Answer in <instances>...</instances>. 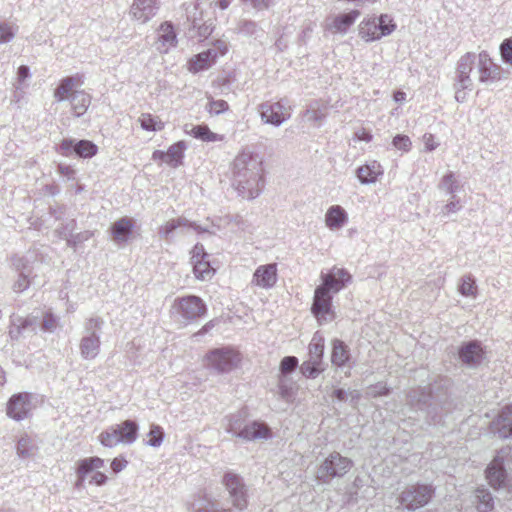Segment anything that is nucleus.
I'll return each instance as SVG.
<instances>
[{"instance_id": "nucleus-1", "label": "nucleus", "mask_w": 512, "mask_h": 512, "mask_svg": "<svg viewBox=\"0 0 512 512\" xmlns=\"http://www.w3.org/2000/svg\"><path fill=\"white\" fill-rule=\"evenodd\" d=\"M262 172V160L259 155L242 151L232 163V185L243 198L255 199L264 186Z\"/></svg>"}, {"instance_id": "nucleus-2", "label": "nucleus", "mask_w": 512, "mask_h": 512, "mask_svg": "<svg viewBox=\"0 0 512 512\" xmlns=\"http://www.w3.org/2000/svg\"><path fill=\"white\" fill-rule=\"evenodd\" d=\"M321 279L322 284L314 292L311 311L319 322L331 321L334 318V314L330 292H339L351 281L352 276L347 270L334 267L329 273H322Z\"/></svg>"}, {"instance_id": "nucleus-3", "label": "nucleus", "mask_w": 512, "mask_h": 512, "mask_svg": "<svg viewBox=\"0 0 512 512\" xmlns=\"http://www.w3.org/2000/svg\"><path fill=\"white\" fill-rule=\"evenodd\" d=\"M446 392L434 395L432 385L418 386L410 389L406 394V405L413 411L426 414V421L436 425L441 421V413L446 410Z\"/></svg>"}, {"instance_id": "nucleus-4", "label": "nucleus", "mask_w": 512, "mask_h": 512, "mask_svg": "<svg viewBox=\"0 0 512 512\" xmlns=\"http://www.w3.org/2000/svg\"><path fill=\"white\" fill-rule=\"evenodd\" d=\"M246 416L245 411H239L226 416L223 420L225 431L245 441H255L271 437V430L265 422L252 421L246 423Z\"/></svg>"}, {"instance_id": "nucleus-5", "label": "nucleus", "mask_w": 512, "mask_h": 512, "mask_svg": "<svg viewBox=\"0 0 512 512\" xmlns=\"http://www.w3.org/2000/svg\"><path fill=\"white\" fill-rule=\"evenodd\" d=\"M105 321L100 316H91L83 323V333L79 349L81 357L85 360L95 359L100 352V334Z\"/></svg>"}, {"instance_id": "nucleus-6", "label": "nucleus", "mask_w": 512, "mask_h": 512, "mask_svg": "<svg viewBox=\"0 0 512 512\" xmlns=\"http://www.w3.org/2000/svg\"><path fill=\"white\" fill-rule=\"evenodd\" d=\"M353 467V461L339 452L330 453L318 466L316 479L322 484H329L334 478H341Z\"/></svg>"}, {"instance_id": "nucleus-7", "label": "nucleus", "mask_w": 512, "mask_h": 512, "mask_svg": "<svg viewBox=\"0 0 512 512\" xmlns=\"http://www.w3.org/2000/svg\"><path fill=\"white\" fill-rule=\"evenodd\" d=\"M396 29V24L388 14L379 17L365 18L359 24V36L366 42H372L390 35Z\"/></svg>"}, {"instance_id": "nucleus-8", "label": "nucleus", "mask_w": 512, "mask_h": 512, "mask_svg": "<svg viewBox=\"0 0 512 512\" xmlns=\"http://www.w3.org/2000/svg\"><path fill=\"white\" fill-rule=\"evenodd\" d=\"M434 488L429 484L407 486L400 494L401 504L409 511H415L427 505L434 496Z\"/></svg>"}, {"instance_id": "nucleus-9", "label": "nucleus", "mask_w": 512, "mask_h": 512, "mask_svg": "<svg viewBox=\"0 0 512 512\" xmlns=\"http://www.w3.org/2000/svg\"><path fill=\"white\" fill-rule=\"evenodd\" d=\"M207 365L218 373H229L241 361L240 354L229 347L216 348L206 354Z\"/></svg>"}, {"instance_id": "nucleus-10", "label": "nucleus", "mask_w": 512, "mask_h": 512, "mask_svg": "<svg viewBox=\"0 0 512 512\" xmlns=\"http://www.w3.org/2000/svg\"><path fill=\"white\" fill-rule=\"evenodd\" d=\"M56 151L64 157L75 155L78 158L90 159L98 153V146L86 139L64 138L59 143Z\"/></svg>"}, {"instance_id": "nucleus-11", "label": "nucleus", "mask_w": 512, "mask_h": 512, "mask_svg": "<svg viewBox=\"0 0 512 512\" xmlns=\"http://www.w3.org/2000/svg\"><path fill=\"white\" fill-rule=\"evenodd\" d=\"M174 308L185 323L196 321L207 312V306L204 301L195 295L175 299Z\"/></svg>"}, {"instance_id": "nucleus-12", "label": "nucleus", "mask_w": 512, "mask_h": 512, "mask_svg": "<svg viewBox=\"0 0 512 512\" xmlns=\"http://www.w3.org/2000/svg\"><path fill=\"white\" fill-rule=\"evenodd\" d=\"M222 483L229 493L232 505L238 510L246 509L247 501V487L243 478L231 471L224 474Z\"/></svg>"}, {"instance_id": "nucleus-13", "label": "nucleus", "mask_w": 512, "mask_h": 512, "mask_svg": "<svg viewBox=\"0 0 512 512\" xmlns=\"http://www.w3.org/2000/svg\"><path fill=\"white\" fill-rule=\"evenodd\" d=\"M457 354L461 363L472 369L479 367L485 358V350L478 340L462 342L458 347Z\"/></svg>"}, {"instance_id": "nucleus-14", "label": "nucleus", "mask_w": 512, "mask_h": 512, "mask_svg": "<svg viewBox=\"0 0 512 512\" xmlns=\"http://www.w3.org/2000/svg\"><path fill=\"white\" fill-rule=\"evenodd\" d=\"M32 398V394L28 392L13 394L7 402V416L15 421L28 418L32 410Z\"/></svg>"}, {"instance_id": "nucleus-15", "label": "nucleus", "mask_w": 512, "mask_h": 512, "mask_svg": "<svg viewBox=\"0 0 512 512\" xmlns=\"http://www.w3.org/2000/svg\"><path fill=\"white\" fill-rule=\"evenodd\" d=\"M477 54L474 52H467L457 62L455 71L454 87L469 88L472 90L473 81L471 79V72L476 64Z\"/></svg>"}, {"instance_id": "nucleus-16", "label": "nucleus", "mask_w": 512, "mask_h": 512, "mask_svg": "<svg viewBox=\"0 0 512 512\" xmlns=\"http://www.w3.org/2000/svg\"><path fill=\"white\" fill-rule=\"evenodd\" d=\"M258 111L264 123L274 126H280L291 115L289 107H286L283 101L261 103L258 106Z\"/></svg>"}, {"instance_id": "nucleus-17", "label": "nucleus", "mask_w": 512, "mask_h": 512, "mask_svg": "<svg viewBox=\"0 0 512 512\" xmlns=\"http://www.w3.org/2000/svg\"><path fill=\"white\" fill-rule=\"evenodd\" d=\"M477 68L479 73V81L481 83H493L501 79L502 68L493 62L488 52L481 51L477 54Z\"/></svg>"}, {"instance_id": "nucleus-18", "label": "nucleus", "mask_w": 512, "mask_h": 512, "mask_svg": "<svg viewBox=\"0 0 512 512\" xmlns=\"http://www.w3.org/2000/svg\"><path fill=\"white\" fill-rule=\"evenodd\" d=\"M178 228H189L193 229L196 233L202 234L208 232V229L203 228L196 222L190 221L185 217H178L175 219L168 220L165 224L158 228V235L160 238L170 241L173 232Z\"/></svg>"}, {"instance_id": "nucleus-19", "label": "nucleus", "mask_w": 512, "mask_h": 512, "mask_svg": "<svg viewBox=\"0 0 512 512\" xmlns=\"http://www.w3.org/2000/svg\"><path fill=\"white\" fill-rule=\"evenodd\" d=\"M332 351H331V363L336 368H348V371L345 372L346 376H350V370L353 367L351 363V353L350 348L348 345L345 344L344 341L340 339H333L332 340Z\"/></svg>"}, {"instance_id": "nucleus-20", "label": "nucleus", "mask_w": 512, "mask_h": 512, "mask_svg": "<svg viewBox=\"0 0 512 512\" xmlns=\"http://www.w3.org/2000/svg\"><path fill=\"white\" fill-rule=\"evenodd\" d=\"M134 227L135 220L133 218L125 216L118 219L110 227L112 241L118 246H123L132 236Z\"/></svg>"}, {"instance_id": "nucleus-21", "label": "nucleus", "mask_w": 512, "mask_h": 512, "mask_svg": "<svg viewBox=\"0 0 512 512\" xmlns=\"http://www.w3.org/2000/svg\"><path fill=\"white\" fill-rule=\"evenodd\" d=\"M486 478L494 489H500L506 486L507 472L502 456L497 455L487 466Z\"/></svg>"}, {"instance_id": "nucleus-22", "label": "nucleus", "mask_w": 512, "mask_h": 512, "mask_svg": "<svg viewBox=\"0 0 512 512\" xmlns=\"http://www.w3.org/2000/svg\"><path fill=\"white\" fill-rule=\"evenodd\" d=\"M158 9V0H134L130 8V16L141 23H146L156 15Z\"/></svg>"}, {"instance_id": "nucleus-23", "label": "nucleus", "mask_w": 512, "mask_h": 512, "mask_svg": "<svg viewBox=\"0 0 512 512\" xmlns=\"http://www.w3.org/2000/svg\"><path fill=\"white\" fill-rule=\"evenodd\" d=\"M492 431L500 438L512 437V404L504 406L491 423Z\"/></svg>"}, {"instance_id": "nucleus-24", "label": "nucleus", "mask_w": 512, "mask_h": 512, "mask_svg": "<svg viewBox=\"0 0 512 512\" xmlns=\"http://www.w3.org/2000/svg\"><path fill=\"white\" fill-rule=\"evenodd\" d=\"M277 282V265L275 263L259 266L253 275V283L261 288H272Z\"/></svg>"}, {"instance_id": "nucleus-25", "label": "nucleus", "mask_w": 512, "mask_h": 512, "mask_svg": "<svg viewBox=\"0 0 512 512\" xmlns=\"http://www.w3.org/2000/svg\"><path fill=\"white\" fill-rule=\"evenodd\" d=\"M177 45V36L171 22H163L158 30V39L156 49L160 53H167L172 47Z\"/></svg>"}, {"instance_id": "nucleus-26", "label": "nucleus", "mask_w": 512, "mask_h": 512, "mask_svg": "<svg viewBox=\"0 0 512 512\" xmlns=\"http://www.w3.org/2000/svg\"><path fill=\"white\" fill-rule=\"evenodd\" d=\"M82 81L79 75L67 76L60 80L59 85L54 90V98L58 102L69 100L75 88L80 86Z\"/></svg>"}, {"instance_id": "nucleus-27", "label": "nucleus", "mask_w": 512, "mask_h": 512, "mask_svg": "<svg viewBox=\"0 0 512 512\" xmlns=\"http://www.w3.org/2000/svg\"><path fill=\"white\" fill-rule=\"evenodd\" d=\"M348 222V214L340 205H332L325 214V223L330 230L341 229Z\"/></svg>"}, {"instance_id": "nucleus-28", "label": "nucleus", "mask_w": 512, "mask_h": 512, "mask_svg": "<svg viewBox=\"0 0 512 512\" xmlns=\"http://www.w3.org/2000/svg\"><path fill=\"white\" fill-rule=\"evenodd\" d=\"M383 174L381 165L377 161H370L356 170V176L361 184H371Z\"/></svg>"}, {"instance_id": "nucleus-29", "label": "nucleus", "mask_w": 512, "mask_h": 512, "mask_svg": "<svg viewBox=\"0 0 512 512\" xmlns=\"http://www.w3.org/2000/svg\"><path fill=\"white\" fill-rule=\"evenodd\" d=\"M217 58V52L214 50H207L195 55L188 62L189 71L197 73L202 70L208 69Z\"/></svg>"}, {"instance_id": "nucleus-30", "label": "nucleus", "mask_w": 512, "mask_h": 512, "mask_svg": "<svg viewBox=\"0 0 512 512\" xmlns=\"http://www.w3.org/2000/svg\"><path fill=\"white\" fill-rule=\"evenodd\" d=\"M360 12L358 10H352L348 13L339 14L334 17L329 29L333 33L345 34L349 27L359 17Z\"/></svg>"}, {"instance_id": "nucleus-31", "label": "nucleus", "mask_w": 512, "mask_h": 512, "mask_svg": "<svg viewBox=\"0 0 512 512\" xmlns=\"http://www.w3.org/2000/svg\"><path fill=\"white\" fill-rule=\"evenodd\" d=\"M35 256L32 253L26 255H14L11 258V265L17 274L33 276Z\"/></svg>"}, {"instance_id": "nucleus-32", "label": "nucleus", "mask_w": 512, "mask_h": 512, "mask_svg": "<svg viewBox=\"0 0 512 512\" xmlns=\"http://www.w3.org/2000/svg\"><path fill=\"white\" fill-rule=\"evenodd\" d=\"M69 100L75 117L84 115L91 104V96L83 90L73 91Z\"/></svg>"}, {"instance_id": "nucleus-33", "label": "nucleus", "mask_w": 512, "mask_h": 512, "mask_svg": "<svg viewBox=\"0 0 512 512\" xmlns=\"http://www.w3.org/2000/svg\"><path fill=\"white\" fill-rule=\"evenodd\" d=\"M277 386L278 394L281 399L288 403L294 400L297 392V385L290 375H279Z\"/></svg>"}, {"instance_id": "nucleus-34", "label": "nucleus", "mask_w": 512, "mask_h": 512, "mask_svg": "<svg viewBox=\"0 0 512 512\" xmlns=\"http://www.w3.org/2000/svg\"><path fill=\"white\" fill-rule=\"evenodd\" d=\"M476 509L478 512H491L494 509V498L491 492L484 488L479 487L475 491Z\"/></svg>"}, {"instance_id": "nucleus-35", "label": "nucleus", "mask_w": 512, "mask_h": 512, "mask_svg": "<svg viewBox=\"0 0 512 512\" xmlns=\"http://www.w3.org/2000/svg\"><path fill=\"white\" fill-rule=\"evenodd\" d=\"M120 430L122 443L132 444L138 436V424L133 420H125L121 424L115 425Z\"/></svg>"}, {"instance_id": "nucleus-36", "label": "nucleus", "mask_w": 512, "mask_h": 512, "mask_svg": "<svg viewBox=\"0 0 512 512\" xmlns=\"http://www.w3.org/2000/svg\"><path fill=\"white\" fill-rule=\"evenodd\" d=\"M235 31L238 34H242L246 37H253L257 39L263 34V29L258 25L257 22L248 19H242L237 23Z\"/></svg>"}, {"instance_id": "nucleus-37", "label": "nucleus", "mask_w": 512, "mask_h": 512, "mask_svg": "<svg viewBox=\"0 0 512 512\" xmlns=\"http://www.w3.org/2000/svg\"><path fill=\"white\" fill-rule=\"evenodd\" d=\"M104 466V460L99 457H89L78 462L76 474L86 477L89 473Z\"/></svg>"}, {"instance_id": "nucleus-38", "label": "nucleus", "mask_w": 512, "mask_h": 512, "mask_svg": "<svg viewBox=\"0 0 512 512\" xmlns=\"http://www.w3.org/2000/svg\"><path fill=\"white\" fill-rule=\"evenodd\" d=\"M309 360L314 363H318L324 366L323 356H324V340L322 337L317 338L316 335L313 337L311 343L309 344Z\"/></svg>"}, {"instance_id": "nucleus-39", "label": "nucleus", "mask_w": 512, "mask_h": 512, "mask_svg": "<svg viewBox=\"0 0 512 512\" xmlns=\"http://www.w3.org/2000/svg\"><path fill=\"white\" fill-rule=\"evenodd\" d=\"M204 4H206V1H200L186 8L187 20L191 23L192 29L196 28L197 25L205 20L203 11Z\"/></svg>"}, {"instance_id": "nucleus-40", "label": "nucleus", "mask_w": 512, "mask_h": 512, "mask_svg": "<svg viewBox=\"0 0 512 512\" xmlns=\"http://www.w3.org/2000/svg\"><path fill=\"white\" fill-rule=\"evenodd\" d=\"M185 132L192 135L194 138L207 142H215L219 140V136L212 132L206 125L191 126V129H186Z\"/></svg>"}, {"instance_id": "nucleus-41", "label": "nucleus", "mask_w": 512, "mask_h": 512, "mask_svg": "<svg viewBox=\"0 0 512 512\" xmlns=\"http://www.w3.org/2000/svg\"><path fill=\"white\" fill-rule=\"evenodd\" d=\"M119 428L115 425L109 427L99 435L100 443L105 447H114L119 443H122Z\"/></svg>"}, {"instance_id": "nucleus-42", "label": "nucleus", "mask_w": 512, "mask_h": 512, "mask_svg": "<svg viewBox=\"0 0 512 512\" xmlns=\"http://www.w3.org/2000/svg\"><path fill=\"white\" fill-rule=\"evenodd\" d=\"M186 149V145L183 141H179L169 147L167 150V159L168 164L177 167L182 163V158L184 156V151Z\"/></svg>"}, {"instance_id": "nucleus-43", "label": "nucleus", "mask_w": 512, "mask_h": 512, "mask_svg": "<svg viewBox=\"0 0 512 512\" xmlns=\"http://www.w3.org/2000/svg\"><path fill=\"white\" fill-rule=\"evenodd\" d=\"M458 291L461 295L465 297H473L475 298L477 295V286L476 280L471 274H466L461 277Z\"/></svg>"}, {"instance_id": "nucleus-44", "label": "nucleus", "mask_w": 512, "mask_h": 512, "mask_svg": "<svg viewBox=\"0 0 512 512\" xmlns=\"http://www.w3.org/2000/svg\"><path fill=\"white\" fill-rule=\"evenodd\" d=\"M192 265L194 274L198 279L207 280L214 275L215 270L207 259L202 261L196 260Z\"/></svg>"}, {"instance_id": "nucleus-45", "label": "nucleus", "mask_w": 512, "mask_h": 512, "mask_svg": "<svg viewBox=\"0 0 512 512\" xmlns=\"http://www.w3.org/2000/svg\"><path fill=\"white\" fill-rule=\"evenodd\" d=\"M438 188L440 190L446 191L450 196H452L453 199H455V193L457 192L459 185L457 180L455 179L454 173L449 172L446 175H444L438 185Z\"/></svg>"}, {"instance_id": "nucleus-46", "label": "nucleus", "mask_w": 512, "mask_h": 512, "mask_svg": "<svg viewBox=\"0 0 512 512\" xmlns=\"http://www.w3.org/2000/svg\"><path fill=\"white\" fill-rule=\"evenodd\" d=\"M325 370V366L314 363L311 360L304 361L300 366L302 375L306 378L315 379Z\"/></svg>"}, {"instance_id": "nucleus-47", "label": "nucleus", "mask_w": 512, "mask_h": 512, "mask_svg": "<svg viewBox=\"0 0 512 512\" xmlns=\"http://www.w3.org/2000/svg\"><path fill=\"white\" fill-rule=\"evenodd\" d=\"M40 329L43 332H53L58 325V318L50 311L40 312Z\"/></svg>"}, {"instance_id": "nucleus-48", "label": "nucleus", "mask_w": 512, "mask_h": 512, "mask_svg": "<svg viewBox=\"0 0 512 512\" xmlns=\"http://www.w3.org/2000/svg\"><path fill=\"white\" fill-rule=\"evenodd\" d=\"M33 443L32 440L27 436H22L17 442V454L20 457L27 458L33 454Z\"/></svg>"}, {"instance_id": "nucleus-49", "label": "nucleus", "mask_w": 512, "mask_h": 512, "mask_svg": "<svg viewBox=\"0 0 512 512\" xmlns=\"http://www.w3.org/2000/svg\"><path fill=\"white\" fill-rule=\"evenodd\" d=\"M298 367V358L295 356H285L279 366V375H290Z\"/></svg>"}, {"instance_id": "nucleus-50", "label": "nucleus", "mask_w": 512, "mask_h": 512, "mask_svg": "<svg viewBox=\"0 0 512 512\" xmlns=\"http://www.w3.org/2000/svg\"><path fill=\"white\" fill-rule=\"evenodd\" d=\"M148 436L150 437L147 444L152 447H159L164 439L163 428L159 425H151Z\"/></svg>"}, {"instance_id": "nucleus-51", "label": "nucleus", "mask_w": 512, "mask_h": 512, "mask_svg": "<svg viewBox=\"0 0 512 512\" xmlns=\"http://www.w3.org/2000/svg\"><path fill=\"white\" fill-rule=\"evenodd\" d=\"M17 29L7 22H0V44L10 42L15 37Z\"/></svg>"}, {"instance_id": "nucleus-52", "label": "nucleus", "mask_w": 512, "mask_h": 512, "mask_svg": "<svg viewBox=\"0 0 512 512\" xmlns=\"http://www.w3.org/2000/svg\"><path fill=\"white\" fill-rule=\"evenodd\" d=\"M40 318V311L32 313L25 318L21 317V322L26 332L35 333L37 328L40 327Z\"/></svg>"}, {"instance_id": "nucleus-53", "label": "nucleus", "mask_w": 512, "mask_h": 512, "mask_svg": "<svg viewBox=\"0 0 512 512\" xmlns=\"http://www.w3.org/2000/svg\"><path fill=\"white\" fill-rule=\"evenodd\" d=\"M24 333H26V329L24 328V326L21 322V317L13 316L11 318V324H10V329H9L10 338L13 340H17Z\"/></svg>"}, {"instance_id": "nucleus-54", "label": "nucleus", "mask_w": 512, "mask_h": 512, "mask_svg": "<svg viewBox=\"0 0 512 512\" xmlns=\"http://www.w3.org/2000/svg\"><path fill=\"white\" fill-rule=\"evenodd\" d=\"M32 278H33V276H31V275L23 276L21 274H18L17 280L12 285V290L15 293L24 292L25 290H27L30 287Z\"/></svg>"}, {"instance_id": "nucleus-55", "label": "nucleus", "mask_w": 512, "mask_h": 512, "mask_svg": "<svg viewBox=\"0 0 512 512\" xmlns=\"http://www.w3.org/2000/svg\"><path fill=\"white\" fill-rule=\"evenodd\" d=\"M390 393V389L384 383H377L371 385L366 390V395L370 398H377L380 396H386Z\"/></svg>"}, {"instance_id": "nucleus-56", "label": "nucleus", "mask_w": 512, "mask_h": 512, "mask_svg": "<svg viewBox=\"0 0 512 512\" xmlns=\"http://www.w3.org/2000/svg\"><path fill=\"white\" fill-rule=\"evenodd\" d=\"M92 235L93 233L91 231H83L76 234H70L69 238L66 239L67 245L69 247L75 248L78 244L89 240Z\"/></svg>"}, {"instance_id": "nucleus-57", "label": "nucleus", "mask_w": 512, "mask_h": 512, "mask_svg": "<svg viewBox=\"0 0 512 512\" xmlns=\"http://www.w3.org/2000/svg\"><path fill=\"white\" fill-rule=\"evenodd\" d=\"M214 28V20L209 17L205 19L203 22H201L199 25L196 26V28H193V30L197 31V34L199 37L207 38L213 31Z\"/></svg>"}, {"instance_id": "nucleus-58", "label": "nucleus", "mask_w": 512, "mask_h": 512, "mask_svg": "<svg viewBox=\"0 0 512 512\" xmlns=\"http://www.w3.org/2000/svg\"><path fill=\"white\" fill-rule=\"evenodd\" d=\"M502 60L512 66V38L505 39L500 45Z\"/></svg>"}, {"instance_id": "nucleus-59", "label": "nucleus", "mask_w": 512, "mask_h": 512, "mask_svg": "<svg viewBox=\"0 0 512 512\" xmlns=\"http://www.w3.org/2000/svg\"><path fill=\"white\" fill-rule=\"evenodd\" d=\"M392 144L395 148L402 151H409L411 148V140L408 136L398 134L393 138Z\"/></svg>"}, {"instance_id": "nucleus-60", "label": "nucleus", "mask_w": 512, "mask_h": 512, "mask_svg": "<svg viewBox=\"0 0 512 512\" xmlns=\"http://www.w3.org/2000/svg\"><path fill=\"white\" fill-rule=\"evenodd\" d=\"M229 108L228 103L225 100L219 99V100H211L208 103V110L210 113L219 115L225 111H227Z\"/></svg>"}, {"instance_id": "nucleus-61", "label": "nucleus", "mask_w": 512, "mask_h": 512, "mask_svg": "<svg viewBox=\"0 0 512 512\" xmlns=\"http://www.w3.org/2000/svg\"><path fill=\"white\" fill-rule=\"evenodd\" d=\"M244 4L250 5L257 11L269 9L272 5V0H241Z\"/></svg>"}, {"instance_id": "nucleus-62", "label": "nucleus", "mask_w": 512, "mask_h": 512, "mask_svg": "<svg viewBox=\"0 0 512 512\" xmlns=\"http://www.w3.org/2000/svg\"><path fill=\"white\" fill-rule=\"evenodd\" d=\"M191 263H194L196 260H204L208 258V254L205 252L204 246L200 243H197L192 251H191Z\"/></svg>"}, {"instance_id": "nucleus-63", "label": "nucleus", "mask_w": 512, "mask_h": 512, "mask_svg": "<svg viewBox=\"0 0 512 512\" xmlns=\"http://www.w3.org/2000/svg\"><path fill=\"white\" fill-rule=\"evenodd\" d=\"M139 121L141 123V127L148 131H154L157 130L156 127V121L150 114H142L139 118Z\"/></svg>"}, {"instance_id": "nucleus-64", "label": "nucleus", "mask_w": 512, "mask_h": 512, "mask_svg": "<svg viewBox=\"0 0 512 512\" xmlns=\"http://www.w3.org/2000/svg\"><path fill=\"white\" fill-rule=\"evenodd\" d=\"M196 512H233L230 508H219L218 503L210 501L206 505L199 507Z\"/></svg>"}]
</instances>
